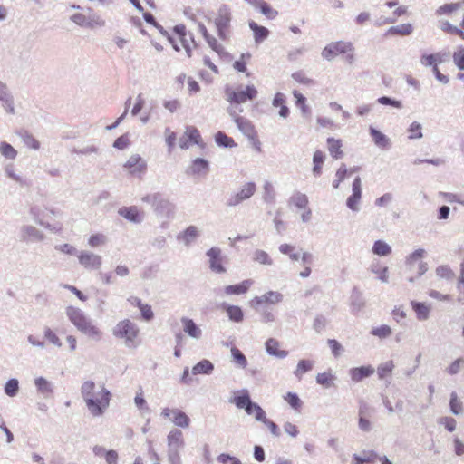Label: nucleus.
Masks as SVG:
<instances>
[{"label": "nucleus", "mask_w": 464, "mask_h": 464, "mask_svg": "<svg viewBox=\"0 0 464 464\" xmlns=\"http://www.w3.org/2000/svg\"><path fill=\"white\" fill-rule=\"evenodd\" d=\"M200 142L201 135L198 130L194 126H187L179 144L181 149H188L191 145L199 144Z\"/></svg>", "instance_id": "nucleus-12"}, {"label": "nucleus", "mask_w": 464, "mask_h": 464, "mask_svg": "<svg viewBox=\"0 0 464 464\" xmlns=\"http://www.w3.org/2000/svg\"><path fill=\"white\" fill-rule=\"evenodd\" d=\"M249 27L253 31L254 38L256 43L263 42L269 34V31L262 25H258L256 22H250Z\"/></svg>", "instance_id": "nucleus-33"}, {"label": "nucleus", "mask_w": 464, "mask_h": 464, "mask_svg": "<svg viewBox=\"0 0 464 464\" xmlns=\"http://www.w3.org/2000/svg\"><path fill=\"white\" fill-rule=\"evenodd\" d=\"M215 140L219 146H223L226 148H232L237 146L235 140L227 136L225 132L218 131L215 135Z\"/></svg>", "instance_id": "nucleus-41"}, {"label": "nucleus", "mask_w": 464, "mask_h": 464, "mask_svg": "<svg viewBox=\"0 0 464 464\" xmlns=\"http://www.w3.org/2000/svg\"><path fill=\"white\" fill-rule=\"evenodd\" d=\"M372 413L366 404H362L359 408V428L362 431H369L371 430L370 418Z\"/></svg>", "instance_id": "nucleus-22"}, {"label": "nucleus", "mask_w": 464, "mask_h": 464, "mask_svg": "<svg viewBox=\"0 0 464 464\" xmlns=\"http://www.w3.org/2000/svg\"><path fill=\"white\" fill-rule=\"evenodd\" d=\"M436 275L440 278L451 279L454 276V273L450 267L447 265L440 266L436 268Z\"/></svg>", "instance_id": "nucleus-59"}, {"label": "nucleus", "mask_w": 464, "mask_h": 464, "mask_svg": "<svg viewBox=\"0 0 464 464\" xmlns=\"http://www.w3.org/2000/svg\"><path fill=\"white\" fill-rule=\"evenodd\" d=\"M272 104L274 107H280L279 115L283 118H287L290 111L286 106V98L285 95L282 92H277L275 94Z\"/></svg>", "instance_id": "nucleus-25"}, {"label": "nucleus", "mask_w": 464, "mask_h": 464, "mask_svg": "<svg viewBox=\"0 0 464 464\" xmlns=\"http://www.w3.org/2000/svg\"><path fill=\"white\" fill-rule=\"evenodd\" d=\"M425 255V250L422 249V248H420V249H416L415 251H413L408 257H407V260H406V264L408 266V268L410 270H411L413 268V266H414V263L417 261V260H420Z\"/></svg>", "instance_id": "nucleus-50"}, {"label": "nucleus", "mask_w": 464, "mask_h": 464, "mask_svg": "<svg viewBox=\"0 0 464 464\" xmlns=\"http://www.w3.org/2000/svg\"><path fill=\"white\" fill-rule=\"evenodd\" d=\"M342 140L334 138L327 139V148L330 155L335 159H341L343 157V151L342 150Z\"/></svg>", "instance_id": "nucleus-24"}, {"label": "nucleus", "mask_w": 464, "mask_h": 464, "mask_svg": "<svg viewBox=\"0 0 464 464\" xmlns=\"http://www.w3.org/2000/svg\"><path fill=\"white\" fill-rule=\"evenodd\" d=\"M246 413L249 415H254L256 420L261 421L266 417V413L263 409L256 403L251 402L248 407Z\"/></svg>", "instance_id": "nucleus-48"}, {"label": "nucleus", "mask_w": 464, "mask_h": 464, "mask_svg": "<svg viewBox=\"0 0 464 464\" xmlns=\"http://www.w3.org/2000/svg\"><path fill=\"white\" fill-rule=\"evenodd\" d=\"M450 408L451 412L455 415L460 414L463 411L462 403L459 400L456 392L450 394Z\"/></svg>", "instance_id": "nucleus-46"}, {"label": "nucleus", "mask_w": 464, "mask_h": 464, "mask_svg": "<svg viewBox=\"0 0 464 464\" xmlns=\"http://www.w3.org/2000/svg\"><path fill=\"white\" fill-rule=\"evenodd\" d=\"M233 401L237 408L245 409L246 411H247L248 407L250 406V404L252 402L247 392H245L238 396H236L234 398Z\"/></svg>", "instance_id": "nucleus-44"}, {"label": "nucleus", "mask_w": 464, "mask_h": 464, "mask_svg": "<svg viewBox=\"0 0 464 464\" xmlns=\"http://www.w3.org/2000/svg\"><path fill=\"white\" fill-rule=\"evenodd\" d=\"M334 380V376L332 374L331 371L318 373L316 376V382L326 388L333 384Z\"/></svg>", "instance_id": "nucleus-45"}, {"label": "nucleus", "mask_w": 464, "mask_h": 464, "mask_svg": "<svg viewBox=\"0 0 464 464\" xmlns=\"http://www.w3.org/2000/svg\"><path fill=\"white\" fill-rule=\"evenodd\" d=\"M285 401L295 410L299 411L302 407V401L297 396V394L293 392H288L284 397Z\"/></svg>", "instance_id": "nucleus-54"}, {"label": "nucleus", "mask_w": 464, "mask_h": 464, "mask_svg": "<svg viewBox=\"0 0 464 464\" xmlns=\"http://www.w3.org/2000/svg\"><path fill=\"white\" fill-rule=\"evenodd\" d=\"M290 203L297 208L306 209L308 206V198L304 194L296 192L291 197Z\"/></svg>", "instance_id": "nucleus-40"}, {"label": "nucleus", "mask_w": 464, "mask_h": 464, "mask_svg": "<svg viewBox=\"0 0 464 464\" xmlns=\"http://www.w3.org/2000/svg\"><path fill=\"white\" fill-rule=\"evenodd\" d=\"M266 351L275 357L283 359L288 355V352L281 348V343L275 338H269L266 342Z\"/></svg>", "instance_id": "nucleus-18"}, {"label": "nucleus", "mask_w": 464, "mask_h": 464, "mask_svg": "<svg viewBox=\"0 0 464 464\" xmlns=\"http://www.w3.org/2000/svg\"><path fill=\"white\" fill-rule=\"evenodd\" d=\"M232 14L227 5H220L212 18L218 36L221 39H227L229 33Z\"/></svg>", "instance_id": "nucleus-8"}, {"label": "nucleus", "mask_w": 464, "mask_h": 464, "mask_svg": "<svg viewBox=\"0 0 464 464\" xmlns=\"http://www.w3.org/2000/svg\"><path fill=\"white\" fill-rule=\"evenodd\" d=\"M44 334V338L49 343H53V345H55L57 347L62 346V342H61L60 338L51 328H49V327L45 328Z\"/></svg>", "instance_id": "nucleus-58"}, {"label": "nucleus", "mask_w": 464, "mask_h": 464, "mask_svg": "<svg viewBox=\"0 0 464 464\" xmlns=\"http://www.w3.org/2000/svg\"><path fill=\"white\" fill-rule=\"evenodd\" d=\"M253 284H254L253 280L246 279L239 284L226 286L224 288V292L227 295H244L250 289V287L253 285Z\"/></svg>", "instance_id": "nucleus-19"}, {"label": "nucleus", "mask_w": 464, "mask_h": 464, "mask_svg": "<svg viewBox=\"0 0 464 464\" xmlns=\"http://www.w3.org/2000/svg\"><path fill=\"white\" fill-rule=\"evenodd\" d=\"M142 200L150 203L160 215L169 217L173 213V205L168 199L162 198L160 194L148 195Z\"/></svg>", "instance_id": "nucleus-10"}, {"label": "nucleus", "mask_w": 464, "mask_h": 464, "mask_svg": "<svg viewBox=\"0 0 464 464\" xmlns=\"http://www.w3.org/2000/svg\"><path fill=\"white\" fill-rule=\"evenodd\" d=\"M66 315L70 322L82 334L93 340H100L102 331L86 316V314L77 307L69 306L66 309Z\"/></svg>", "instance_id": "nucleus-2"}, {"label": "nucleus", "mask_w": 464, "mask_h": 464, "mask_svg": "<svg viewBox=\"0 0 464 464\" xmlns=\"http://www.w3.org/2000/svg\"><path fill=\"white\" fill-rule=\"evenodd\" d=\"M140 330L130 319L120 321L113 329V335L116 338L124 340L129 347H136L139 343Z\"/></svg>", "instance_id": "nucleus-4"}, {"label": "nucleus", "mask_w": 464, "mask_h": 464, "mask_svg": "<svg viewBox=\"0 0 464 464\" xmlns=\"http://www.w3.org/2000/svg\"><path fill=\"white\" fill-rule=\"evenodd\" d=\"M324 159H325V156H324V153L322 150H317L314 153V156H313V169L312 170H313V174L315 177L321 176Z\"/></svg>", "instance_id": "nucleus-32"}, {"label": "nucleus", "mask_w": 464, "mask_h": 464, "mask_svg": "<svg viewBox=\"0 0 464 464\" xmlns=\"http://www.w3.org/2000/svg\"><path fill=\"white\" fill-rule=\"evenodd\" d=\"M283 300V295L276 291H268L260 296H255L249 301V305L258 311L262 305L276 304Z\"/></svg>", "instance_id": "nucleus-11"}, {"label": "nucleus", "mask_w": 464, "mask_h": 464, "mask_svg": "<svg viewBox=\"0 0 464 464\" xmlns=\"http://www.w3.org/2000/svg\"><path fill=\"white\" fill-rule=\"evenodd\" d=\"M184 331L193 338H199L201 335V330L199 327L194 323L192 319L189 318H182L181 319Z\"/></svg>", "instance_id": "nucleus-31"}, {"label": "nucleus", "mask_w": 464, "mask_h": 464, "mask_svg": "<svg viewBox=\"0 0 464 464\" xmlns=\"http://www.w3.org/2000/svg\"><path fill=\"white\" fill-rule=\"evenodd\" d=\"M161 415L164 418L170 419L173 423L182 428H188L190 423L189 418L186 413L179 410H171L169 408H164L161 411Z\"/></svg>", "instance_id": "nucleus-14"}, {"label": "nucleus", "mask_w": 464, "mask_h": 464, "mask_svg": "<svg viewBox=\"0 0 464 464\" xmlns=\"http://www.w3.org/2000/svg\"><path fill=\"white\" fill-rule=\"evenodd\" d=\"M314 367V362L310 360H300L297 363L296 369L294 373L298 378L301 379L303 375L311 371Z\"/></svg>", "instance_id": "nucleus-38"}, {"label": "nucleus", "mask_w": 464, "mask_h": 464, "mask_svg": "<svg viewBox=\"0 0 464 464\" xmlns=\"http://www.w3.org/2000/svg\"><path fill=\"white\" fill-rule=\"evenodd\" d=\"M295 247L290 244H282L279 250L282 254L288 255L291 260L298 261L300 255L295 252Z\"/></svg>", "instance_id": "nucleus-51"}, {"label": "nucleus", "mask_w": 464, "mask_h": 464, "mask_svg": "<svg viewBox=\"0 0 464 464\" xmlns=\"http://www.w3.org/2000/svg\"><path fill=\"white\" fill-rule=\"evenodd\" d=\"M199 31L203 37L208 44L209 47L218 54L224 53V47L218 41L208 33V29L204 24H199Z\"/></svg>", "instance_id": "nucleus-23"}, {"label": "nucleus", "mask_w": 464, "mask_h": 464, "mask_svg": "<svg viewBox=\"0 0 464 464\" xmlns=\"http://www.w3.org/2000/svg\"><path fill=\"white\" fill-rule=\"evenodd\" d=\"M224 309L227 312L228 318L236 323H240L244 319L242 309L237 305H225Z\"/></svg>", "instance_id": "nucleus-34"}, {"label": "nucleus", "mask_w": 464, "mask_h": 464, "mask_svg": "<svg viewBox=\"0 0 464 464\" xmlns=\"http://www.w3.org/2000/svg\"><path fill=\"white\" fill-rule=\"evenodd\" d=\"M207 255L209 257V266L213 272L222 274L227 271L223 264L224 259L219 248L212 247L207 252Z\"/></svg>", "instance_id": "nucleus-15"}, {"label": "nucleus", "mask_w": 464, "mask_h": 464, "mask_svg": "<svg viewBox=\"0 0 464 464\" xmlns=\"http://www.w3.org/2000/svg\"><path fill=\"white\" fill-rule=\"evenodd\" d=\"M412 33V25L411 24H403L396 26L390 27L386 33L385 36L389 35H401L406 36Z\"/></svg>", "instance_id": "nucleus-29"}, {"label": "nucleus", "mask_w": 464, "mask_h": 464, "mask_svg": "<svg viewBox=\"0 0 464 464\" xmlns=\"http://www.w3.org/2000/svg\"><path fill=\"white\" fill-rule=\"evenodd\" d=\"M105 24L104 20L97 14H90L87 16L85 27L97 28Z\"/></svg>", "instance_id": "nucleus-53"}, {"label": "nucleus", "mask_w": 464, "mask_h": 464, "mask_svg": "<svg viewBox=\"0 0 464 464\" xmlns=\"http://www.w3.org/2000/svg\"><path fill=\"white\" fill-rule=\"evenodd\" d=\"M462 4H463L462 2L445 4V5H441V6H440L436 10L435 14L438 16L450 15L454 12L458 11L459 9H460L461 6H462Z\"/></svg>", "instance_id": "nucleus-36"}, {"label": "nucleus", "mask_w": 464, "mask_h": 464, "mask_svg": "<svg viewBox=\"0 0 464 464\" xmlns=\"http://www.w3.org/2000/svg\"><path fill=\"white\" fill-rule=\"evenodd\" d=\"M293 95L295 98L296 106L299 107L304 113L308 112L309 107L306 105L305 97L298 91H294Z\"/></svg>", "instance_id": "nucleus-56"}, {"label": "nucleus", "mask_w": 464, "mask_h": 464, "mask_svg": "<svg viewBox=\"0 0 464 464\" xmlns=\"http://www.w3.org/2000/svg\"><path fill=\"white\" fill-rule=\"evenodd\" d=\"M411 305L418 320L424 321L429 318L430 307L425 303L411 301Z\"/></svg>", "instance_id": "nucleus-27"}, {"label": "nucleus", "mask_w": 464, "mask_h": 464, "mask_svg": "<svg viewBox=\"0 0 464 464\" xmlns=\"http://www.w3.org/2000/svg\"><path fill=\"white\" fill-rule=\"evenodd\" d=\"M168 450H181L184 446L183 433L179 430H171L167 437Z\"/></svg>", "instance_id": "nucleus-20"}, {"label": "nucleus", "mask_w": 464, "mask_h": 464, "mask_svg": "<svg viewBox=\"0 0 464 464\" xmlns=\"http://www.w3.org/2000/svg\"><path fill=\"white\" fill-rule=\"evenodd\" d=\"M257 90L254 85H246L245 89L242 87L226 86V100L231 104L245 103L247 101H253L257 97Z\"/></svg>", "instance_id": "nucleus-6"}, {"label": "nucleus", "mask_w": 464, "mask_h": 464, "mask_svg": "<svg viewBox=\"0 0 464 464\" xmlns=\"http://www.w3.org/2000/svg\"><path fill=\"white\" fill-rule=\"evenodd\" d=\"M372 252L377 256H386L392 253V248L384 241L377 240L373 244Z\"/></svg>", "instance_id": "nucleus-39"}, {"label": "nucleus", "mask_w": 464, "mask_h": 464, "mask_svg": "<svg viewBox=\"0 0 464 464\" xmlns=\"http://www.w3.org/2000/svg\"><path fill=\"white\" fill-rule=\"evenodd\" d=\"M0 152L4 157L10 160H14L17 156L16 150L5 141L0 143Z\"/></svg>", "instance_id": "nucleus-43"}, {"label": "nucleus", "mask_w": 464, "mask_h": 464, "mask_svg": "<svg viewBox=\"0 0 464 464\" xmlns=\"http://www.w3.org/2000/svg\"><path fill=\"white\" fill-rule=\"evenodd\" d=\"M256 8L266 19L274 20L278 16V11L265 0H261Z\"/></svg>", "instance_id": "nucleus-30"}, {"label": "nucleus", "mask_w": 464, "mask_h": 464, "mask_svg": "<svg viewBox=\"0 0 464 464\" xmlns=\"http://www.w3.org/2000/svg\"><path fill=\"white\" fill-rule=\"evenodd\" d=\"M440 29L449 34L458 35L464 40V31L450 24L449 22H442L440 24Z\"/></svg>", "instance_id": "nucleus-42"}, {"label": "nucleus", "mask_w": 464, "mask_h": 464, "mask_svg": "<svg viewBox=\"0 0 464 464\" xmlns=\"http://www.w3.org/2000/svg\"><path fill=\"white\" fill-rule=\"evenodd\" d=\"M372 334L378 336L379 338H386L392 334V329L390 326L383 324L379 327L373 328Z\"/></svg>", "instance_id": "nucleus-60"}, {"label": "nucleus", "mask_w": 464, "mask_h": 464, "mask_svg": "<svg viewBox=\"0 0 464 464\" xmlns=\"http://www.w3.org/2000/svg\"><path fill=\"white\" fill-rule=\"evenodd\" d=\"M256 190V186L254 182L246 183L239 192L232 196L228 201L227 206L233 207L237 206L242 201L251 198Z\"/></svg>", "instance_id": "nucleus-13"}, {"label": "nucleus", "mask_w": 464, "mask_h": 464, "mask_svg": "<svg viewBox=\"0 0 464 464\" xmlns=\"http://www.w3.org/2000/svg\"><path fill=\"white\" fill-rule=\"evenodd\" d=\"M453 61L459 70H464V47H460L454 53Z\"/></svg>", "instance_id": "nucleus-62"}, {"label": "nucleus", "mask_w": 464, "mask_h": 464, "mask_svg": "<svg viewBox=\"0 0 464 464\" xmlns=\"http://www.w3.org/2000/svg\"><path fill=\"white\" fill-rule=\"evenodd\" d=\"M378 455L373 450L364 451L363 456L354 454L353 456V464H373L377 460Z\"/></svg>", "instance_id": "nucleus-28"}, {"label": "nucleus", "mask_w": 464, "mask_h": 464, "mask_svg": "<svg viewBox=\"0 0 464 464\" xmlns=\"http://www.w3.org/2000/svg\"><path fill=\"white\" fill-rule=\"evenodd\" d=\"M251 58L250 53H243L240 58L234 62L233 68L239 72H246V76H250V72H247L246 65Z\"/></svg>", "instance_id": "nucleus-37"}, {"label": "nucleus", "mask_w": 464, "mask_h": 464, "mask_svg": "<svg viewBox=\"0 0 464 464\" xmlns=\"http://www.w3.org/2000/svg\"><path fill=\"white\" fill-rule=\"evenodd\" d=\"M126 173L131 177L141 179L147 171V162L139 154H133L122 165Z\"/></svg>", "instance_id": "nucleus-9"}, {"label": "nucleus", "mask_w": 464, "mask_h": 464, "mask_svg": "<svg viewBox=\"0 0 464 464\" xmlns=\"http://www.w3.org/2000/svg\"><path fill=\"white\" fill-rule=\"evenodd\" d=\"M229 115L233 118L238 130L250 140L252 146L258 151H261V142L258 139L257 130L252 121L237 113L234 108L228 109Z\"/></svg>", "instance_id": "nucleus-3"}, {"label": "nucleus", "mask_w": 464, "mask_h": 464, "mask_svg": "<svg viewBox=\"0 0 464 464\" xmlns=\"http://www.w3.org/2000/svg\"><path fill=\"white\" fill-rule=\"evenodd\" d=\"M176 140H177L176 133L173 130H171L169 128H167L165 130V141L169 147V151H171L173 150V148L175 147Z\"/></svg>", "instance_id": "nucleus-61"}, {"label": "nucleus", "mask_w": 464, "mask_h": 464, "mask_svg": "<svg viewBox=\"0 0 464 464\" xmlns=\"http://www.w3.org/2000/svg\"><path fill=\"white\" fill-rule=\"evenodd\" d=\"M118 213L124 218L135 223L140 222L142 218V214L136 206L122 207Z\"/></svg>", "instance_id": "nucleus-21"}, {"label": "nucleus", "mask_w": 464, "mask_h": 464, "mask_svg": "<svg viewBox=\"0 0 464 464\" xmlns=\"http://www.w3.org/2000/svg\"><path fill=\"white\" fill-rule=\"evenodd\" d=\"M214 366L208 360H202L192 368V374H209L212 372Z\"/></svg>", "instance_id": "nucleus-35"}, {"label": "nucleus", "mask_w": 464, "mask_h": 464, "mask_svg": "<svg viewBox=\"0 0 464 464\" xmlns=\"http://www.w3.org/2000/svg\"><path fill=\"white\" fill-rule=\"evenodd\" d=\"M253 260L261 264V265H271L272 259L269 255L263 250H256L254 253Z\"/></svg>", "instance_id": "nucleus-55"}, {"label": "nucleus", "mask_w": 464, "mask_h": 464, "mask_svg": "<svg viewBox=\"0 0 464 464\" xmlns=\"http://www.w3.org/2000/svg\"><path fill=\"white\" fill-rule=\"evenodd\" d=\"M5 392L9 396H14L18 392V382L15 379L9 380L5 386Z\"/></svg>", "instance_id": "nucleus-63"}, {"label": "nucleus", "mask_w": 464, "mask_h": 464, "mask_svg": "<svg viewBox=\"0 0 464 464\" xmlns=\"http://www.w3.org/2000/svg\"><path fill=\"white\" fill-rule=\"evenodd\" d=\"M362 198V182L359 177L355 178L353 182V193L347 198V207L355 211L358 209V204Z\"/></svg>", "instance_id": "nucleus-17"}, {"label": "nucleus", "mask_w": 464, "mask_h": 464, "mask_svg": "<svg viewBox=\"0 0 464 464\" xmlns=\"http://www.w3.org/2000/svg\"><path fill=\"white\" fill-rule=\"evenodd\" d=\"M394 368L392 361L386 362L381 364L377 369V373L380 379H384L389 376Z\"/></svg>", "instance_id": "nucleus-47"}, {"label": "nucleus", "mask_w": 464, "mask_h": 464, "mask_svg": "<svg viewBox=\"0 0 464 464\" xmlns=\"http://www.w3.org/2000/svg\"><path fill=\"white\" fill-rule=\"evenodd\" d=\"M374 369L372 366H362L351 370L350 374L353 382H361L362 379L372 375Z\"/></svg>", "instance_id": "nucleus-26"}, {"label": "nucleus", "mask_w": 464, "mask_h": 464, "mask_svg": "<svg viewBox=\"0 0 464 464\" xmlns=\"http://www.w3.org/2000/svg\"><path fill=\"white\" fill-rule=\"evenodd\" d=\"M371 136L376 145L380 147H386L388 145V139L381 131L371 128Z\"/></svg>", "instance_id": "nucleus-49"}, {"label": "nucleus", "mask_w": 464, "mask_h": 464, "mask_svg": "<svg viewBox=\"0 0 464 464\" xmlns=\"http://www.w3.org/2000/svg\"><path fill=\"white\" fill-rule=\"evenodd\" d=\"M198 229L195 226H189L180 236V238L188 245L198 237Z\"/></svg>", "instance_id": "nucleus-52"}, {"label": "nucleus", "mask_w": 464, "mask_h": 464, "mask_svg": "<svg viewBox=\"0 0 464 464\" xmlns=\"http://www.w3.org/2000/svg\"><path fill=\"white\" fill-rule=\"evenodd\" d=\"M80 264L86 269L97 270L102 266V257L90 252H82L78 256Z\"/></svg>", "instance_id": "nucleus-16"}, {"label": "nucleus", "mask_w": 464, "mask_h": 464, "mask_svg": "<svg viewBox=\"0 0 464 464\" xmlns=\"http://www.w3.org/2000/svg\"><path fill=\"white\" fill-rule=\"evenodd\" d=\"M81 393L93 417L102 416L109 408L111 393L103 384L96 385L92 381H86L81 387Z\"/></svg>", "instance_id": "nucleus-1"}, {"label": "nucleus", "mask_w": 464, "mask_h": 464, "mask_svg": "<svg viewBox=\"0 0 464 464\" xmlns=\"http://www.w3.org/2000/svg\"><path fill=\"white\" fill-rule=\"evenodd\" d=\"M421 63L424 66H434L438 63L441 62V58L440 54H424L420 59Z\"/></svg>", "instance_id": "nucleus-57"}, {"label": "nucleus", "mask_w": 464, "mask_h": 464, "mask_svg": "<svg viewBox=\"0 0 464 464\" xmlns=\"http://www.w3.org/2000/svg\"><path fill=\"white\" fill-rule=\"evenodd\" d=\"M169 41L177 51H179L181 47L184 48L188 56L192 55V48L196 47L191 34L188 32L186 26L182 24L174 27Z\"/></svg>", "instance_id": "nucleus-7"}, {"label": "nucleus", "mask_w": 464, "mask_h": 464, "mask_svg": "<svg viewBox=\"0 0 464 464\" xmlns=\"http://www.w3.org/2000/svg\"><path fill=\"white\" fill-rule=\"evenodd\" d=\"M130 145L128 134H124L117 138L113 143V147L118 150H124Z\"/></svg>", "instance_id": "nucleus-64"}, {"label": "nucleus", "mask_w": 464, "mask_h": 464, "mask_svg": "<svg viewBox=\"0 0 464 464\" xmlns=\"http://www.w3.org/2000/svg\"><path fill=\"white\" fill-rule=\"evenodd\" d=\"M353 51V45L350 42H332L323 49L322 56L324 59L331 61L340 54H346V60L353 63L354 60Z\"/></svg>", "instance_id": "nucleus-5"}]
</instances>
